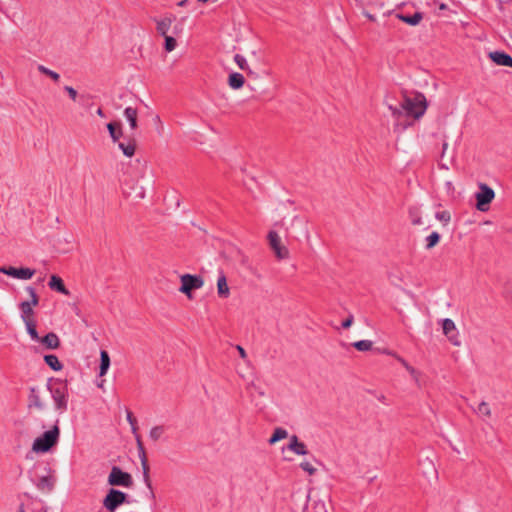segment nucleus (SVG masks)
Here are the masks:
<instances>
[{"label": "nucleus", "mask_w": 512, "mask_h": 512, "mask_svg": "<svg viewBox=\"0 0 512 512\" xmlns=\"http://www.w3.org/2000/svg\"><path fill=\"white\" fill-rule=\"evenodd\" d=\"M27 292L29 293L31 297V301H28V304L32 307L37 306L39 303V298L36 294V291L33 287H27Z\"/></svg>", "instance_id": "42"}, {"label": "nucleus", "mask_w": 512, "mask_h": 512, "mask_svg": "<svg viewBox=\"0 0 512 512\" xmlns=\"http://www.w3.org/2000/svg\"><path fill=\"white\" fill-rule=\"evenodd\" d=\"M440 240V235L438 232H432L429 236L426 237V249L430 250L434 246L438 244Z\"/></svg>", "instance_id": "36"}, {"label": "nucleus", "mask_w": 512, "mask_h": 512, "mask_svg": "<svg viewBox=\"0 0 512 512\" xmlns=\"http://www.w3.org/2000/svg\"><path fill=\"white\" fill-rule=\"evenodd\" d=\"M217 293L220 298H228L230 295V288L227 284V278L223 272H220L217 279Z\"/></svg>", "instance_id": "17"}, {"label": "nucleus", "mask_w": 512, "mask_h": 512, "mask_svg": "<svg viewBox=\"0 0 512 512\" xmlns=\"http://www.w3.org/2000/svg\"><path fill=\"white\" fill-rule=\"evenodd\" d=\"M127 421L130 423L131 426H135L137 424L135 417L130 411L127 412Z\"/></svg>", "instance_id": "48"}, {"label": "nucleus", "mask_w": 512, "mask_h": 512, "mask_svg": "<svg viewBox=\"0 0 512 512\" xmlns=\"http://www.w3.org/2000/svg\"><path fill=\"white\" fill-rule=\"evenodd\" d=\"M435 217L437 220H439L440 222H442L444 224H448L451 220V215H450V212H448V211L436 212Z\"/></svg>", "instance_id": "41"}, {"label": "nucleus", "mask_w": 512, "mask_h": 512, "mask_svg": "<svg viewBox=\"0 0 512 512\" xmlns=\"http://www.w3.org/2000/svg\"><path fill=\"white\" fill-rule=\"evenodd\" d=\"M47 388L53 399L55 410L60 414L64 413L68 408L69 400L67 383L60 379H55L48 383Z\"/></svg>", "instance_id": "2"}, {"label": "nucleus", "mask_w": 512, "mask_h": 512, "mask_svg": "<svg viewBox=\"0 0 512 512\" xmlns=\"http://www.w3.org/2000/svg\"><path fill=\"white\" fill-rule=\"evenodd\" d=\"M370 5L375 9H383L386 6V0H373Z\"/></svg>", "instance_id": "46"}, {"label": "nucleus", "mask_w": 512, "mask_h": 512, "mask_svg": "<svg viewBox=\"0 0 512 512\" xmlns=\"http://www.w3.org/2000/svg\"><path fill=\"white\" fill-rule=\"evenodd\" d=\"M237 350L239 352V355L242 359H246L247 357V354H246V351L244 350V348L240 345L237 346Z\"/></svg>", "instance_id": "49"}, {"label": "nucleus", "mask_w": 512, "mask_h": 512, "mask_svg": "<svg viewBox=\"0 0 512 512\" xmlns=\"http://www.w3.org/2000/svg\"><path fill=\"white\" fill-rule=\"evenodd\" d=\"M363 14L370 20V21H375V17L374 15H372L369 11L367 10H363Z\"/></svg>", "instance_id": "50"}, {"label": "nucleus", "mask_w": 512, "mask_h": 512, "mask_svg": "<svg viewBox=\"0 0 512 512\" xmlns=\"http://www.w3.org/2000/svg\"><path fill=\"white\" fill-rule=\"evenodd\" d=\"M398 18L400 20H402L403 22L411 25V26H416L420 23V21L422 20L423 18V15L422 13L420 12H416L414 13L413 15L411 16H406V15H398Z\"/></svg>", "instance_id": "28"}, {"label": "nucleus", "mask_w": 512, "mask_h": 512, "mask_svg": "<svg viewBox=\"0 0 512 512\" xmlns=\"http://www.w3.org/2000/svg\"><path fill=\"white\" fill-rule=\"evenodd\" d=\"M25 326H26L27 332L30 335V337L33 340H35V341H39L40 337H39V335L37 333V330H36V322H35V320L34 321H30L28 323H25Z\"/></svg>", "instance_id": "39"}, {"label": "nucleus", "mask_w": 512, "mask_h": 512, "mask_svg": "<svg viewBox=\"0 0 512 512\" xmlns=\"http://www.w3.org/2000/svg\"><path fill=\"white\" fill-rule=\"evenodd\" d=\"M55 480L52 476H43L37 483V488L41 491L50 492L54 487Z\"/></svg>", "instance_id": "24"}, {"label": "nucleus", "mask_w": 512, "mask_h": 512, "mask_svg": "<svg viewBox=\"0 0 512 512\" xmlns=\"http://www.w3.org/2000/svg\"><path fill=\"white\" fill-rule=\"evenodd\" d=\"M44 360H45L46 364L54 371H60L63 367L56 355H52V354L46 355L44 357Z\"/></svg>", "instance_id": "30"}, {"label": "nucleus", "mask_w": 512, "mask_h": 512, "mask_svg": "<svg viewBox=\"0 0 512 512\" xmlns=\"http://www.w3.org/2000/svg\"><path fill=\"white\" fill-rule=\"evenodd\" d=\"M389 355H392L391 352H387ZM393 356L405 367V369L410 373V375L418 381V375L419 373L413 368L411 365L408 364V362L402 358L401 356H398L396 354H393Z\"/></svg>", "instance_id": "31"}, {"label": "nucleus", "mask_w": 512, "mask_h": 512, "mask_svg": "<svg viewBox=\"0 0 512 512\" xmlns=\"http://www.w3.org/2000/svg\"><path fill=\"white\" fill-rule=\"evenodd\" d=\"M59 420L48 431L34 439L32 443V451L35 453H47L57 445L60 438Z\"/></svg>", "instance_id": "3"}, {"label": "nucleus", "mask_w": 512, "mask_h": 512, "mask_svg": "<svg viewBox=\"0 0 512 512\" xmlns=\"http://www.w3.org/2000/svg\"><path fill=\"white\" fill-rule=\"evenodd\" d=\"M181 286L179 291L192 299V291L202 288L204 280L201 276L183 274L180 276Z\"/></svg>", "instance_id": "5"}, {"label": "nucleus", "mask_w": 512, "mask_h": 512, "mask_svg": "<svg viewBox=\"0 0 512 512\" xmlns=\"http://www.w3.org/2000/svg\"><path fill=\"white\" fill-rule=\"evenodd\" d=\"M300 467L307 472L309 475H313L316 472V468L308 461H304L300 464Z\"/></svg>", "instance_id": "43"}, {"label": "nucleus", "mask_w": 512, "mask_h": 512, "mask_svg": "<svg viewBox=\"0 0 512 512\" xmlns=\"http://www.w3.org/2000/svg\"><path fill=\"white\" fill-rule=\"evenodd\" d=\"M118 147L127 157H132L135 154L136 144L134 141H129L128 143L120 142Z\"/></svg>", "instance_id": "29"}, {"label": "nucleus", "mask_w": 512, "mask_h": 512, "mask_svg": "<svg viewBox=\"0 0 512 512\" xmlns=\"http://www.w3.org/2000/svg\"><path fill=\"white\" fill-rule=\"evenodd\" d=\"M129 503L128 495L120 490L111 488L103 498L102 505L108 512H115L121 505Z\"/></svg>", "instance_id": "4"}, {"label": "nucleus", "mask_w": 512, "mask_h": 512, "mask_svg": "<svg viewBox=\"0 0 512 512\" xmlns=\"http://www.w3.org/2000/svg\"><path fill=\"white\" fill-rule=\"evenodd\" d=\"M37 69L40 73L50 77L54 82H58L60 80V75L57 72L50 70L44 65H38Z\"/></svg>", "instance_id": "35"}, {"label": "nucleus", "mask_w": 512, "mask_h": 512, "mask_svg": "<svg viewBox=\"0 0 512 512\" xmlns=\"http://www.w3.org/2000/svg\"><path fill=\"white\" fill-rule=\"evenodd\" d=\"M133 434H137V424L135 426H131Z\"/></svg>", "instance_id": "53"}, {"label": "nucleus", "mask_w": 512, "mask_h": 512, "mask_svg": "<svg viewBox=\"0 0 512 512\" xmlns=\"http://www.w3.org/2000/svg\"><path fill=\"white\" fill-rule=\"evenodd\" d=\"M440 9H446V5L445 4H441L440 5Z\"/></svg>", "instance_id": "54"}, {"label": "nucleus", "mask_w": 512, "mask_h": 512, "mask_svg": "<svg viewBox=\"0 0 512 512\" xmlns=\"http://www.w3.org/2000/svg\"><path fill=\"white\" fill-rule=\"evenodd\" d=\"M110 367V357L107 351L101 350L100 352V370L99 376H104Z\"/></svg>", "instance_id": "25"}, {"label": "nucleus", "mask_w": 512, "mask_h": 512, "mask_svg": "<svg viewBox=\"0 0 512 512\" xmlns=\"http://www.w3.org/2000/svg\"><path fill=\"white\" fill-rule=\"evenodd\" d=\"M165 432V428L164 426H155L153 427L150 432H149V437L153 440V441H157L159 440L163 434Z\"/></svg>", "instance_id": "38"}, {"label": "nucleus", "mask_w": 512, "mask_h": 512, "mask_svg": "<svg viewBox=\"0 0 512 512\" xmlns=\"http://www.w3.org/2000/svg\"><path fill=\"white\" fill-rule=\"evenodd\" d=\"M288 448L297 455H306L308 453L306 445L303 442H300L296 435H293L290 438Z\"/></svg>", "instance_id": "19"}, {"label": "nucleus", "mask_w": 512, "mask_h": 512, "mask_svg": "<svg viewBox=\"0 0 512 512\" xmlns=\"http://www.w3.org/2000/svg\"><path fill=\"white\" fill-rule=\"evenodd\" d=\"M490 59L500 66L512 67V57L505 52L494 51L489 53Z\"/></svg>", "instance_id": "15"}, {"label": "nucleus", "mask_w": 512, "mask_h": 512, "mask_svg": "<svg viewBox=\"0 0 512 512\" xmlns=\"http://www.w3.org/2000/svg\"><path fill=\"white\" fill-rule=\"evenodd\" d=\"M352 345L358 351H369L373 346V342L370 340H360L354 342Z\"/></svg>", "instance_id": "37"}, {"label": "nucleus", "mask_w": 512, "mask_h": 512, "mask_svg": "<svg viewBox=\"0 0 512 512\" xmlns=\"http://www.w3.org/2000/svg\"><path fill=\"white\" fill-rule=\"evenodd\" d=\"M448 149V143L447 142H444L443 145H442V153H441V162H440V166L441 168L443 169H449L448 165L446 163L443 162L444 160V157H445V154H446V151Z\"/></svg>", "instance_id": "44"}, {"label": "nucleus", "mask_w": 512, "mask_h": 512, "mask_svg": "<svg viewBox=\"0 0 512 512\" xmlns=\"http://www.w3.org/2000/svg\"><path fill=\"white\" fill-rule=\"evenodd\" d=\"M268 243L270 248L275 254V257L279 260L289 258V250L281 242V238L276 231H269L267 235Z\"/></svg>", "instance_id": "7"}, {"label": "nucleus", "mask_w": 512, "mask_h": 512, "mask_svg": "<svg viewBox=\"0 0 512 512\" xmlns=\"http://www.w3.org/2000/svg\"><path fill=\"white\" fill-rule=\"evenodd\" d=\"M64 90L68 93L72 101H76L78 93L72 86H65Z\"/></svg>", "instance_id": "45"}, {"label": "nucleus", "mask_w": 512, "mask_h": 512, "mask_svg": "<svg viewBox=\"0 0 512 512\" xmlns=\"http://www.w3.org/2000/svg\"><path fill=\"white\" fill-rule=\"evenodd\" d=\"M288 436V432L283 428H276L269 439V444L273 445L276 442L285 439Z\"/></svg>", "instance_id": "32"}, {"label": "nucleus", "mask_w": 512, "mask_h": 512, "mask_svg": "<svg viewBox=\"0 0 512 512\" xmlns=\"http://www.w3.org/2000/svg\"><path fill=\"white\" fill-rule=\"evenodd\" d=\"M353 319H354L353 316L350 315L347 319H345L342 322V327L345 328V329L349 328L352 325V323H353Z\"/></svg>", "instance_id": "47"}, {"label": "nucleus", "mask_w": 512, "mask_h": 512, "mask_svg": "<svg viewBox=\"0 0 512 512\" xmlns=\"http://www.w3.org/2000/svg\"><path fill=\"white\" fill-rule=\"evenodd\" d=\"M187 3H188V0H181L180 2L177 3V5L179 7H184L187 5Z\"/></svg>", "instance_id": "51"}, {"label": "nucleus", "mask_w": 512, "mask_h": 512, "mask_svg": "<svg viewBox=\"0 0 512 512\" xmlns=\"http://www.w3.org/2000/svg\"><path fill=\"white\" fill-rule=\"evenodd\" d=\"M27 407L29 409L44 410L46 403L41 395L38 387H30L27 399Z\"/></svg>", "instance_id": "9"}, {"label": "nucleus", "mask_w": 512, "mask_h": 512, "mask_svg": "<svg viewBox=\"0 0 512 512\" xmlns=\"http://www.w3.org/2000/svg\"><path fill=\"white\" fill-rule=\"evenodd\" d=\"M388 108L391 111L392 116L397 121L394 126V130L397 132H402L407 127L412 125V122H400V118L403 116V114L411 116L414 119H419L424 115L427 109V102L425 96L421 93H415L414 95L404 94L400 107L389 105Z\"/></svg>", "instance_id": "1"}, {"label": "nucleus", "mask_w": 512, "mask_h": 512, "mask_svg": "<svg viewBox=\"0 0 512 512\" xmlns=\"http://www.w3.org/2000/svg\"><path fill=\"white\" fill-rule=\"evenodd\" d=\"M442 329L443 333L448 337L449 341L453 345L459 346L461 344L458 336V331L453 320L449 318L444 319L442 322Z\"/></svg>", "instance_id": "11"}, {"label": "nucleus", "mask_w": 512, "mask_h": 512, "mask_svg": "<svg viewBox=\"0 0 512 512\" xmlns=\"http://www.w3.org/2000/svg\"><path fill=\"white\" fill-rule=\"evenodd\" d=\"M164 39H165V44H164V48L167 52H172L176 46H177V41L174 37L172 36H169V35H166V36H163Z\"/></svg>", "instance_id": "40"}, {"label": "nucleus", "mask_w": 512, "mask_h": 512, "mask_svg": "<svg viewBox=\"0 0 512 512\" xmlns=\"http://www.w3.org/2000/svg\"><path fill=\"white\" fill-rule=\"evenodd\" d=\"M175 17L172 15L165 16L161 19H155L156 22V31L161 36L168 35V32L172 26V23L174 21Z\"/></svg>", "instance_id": "14"}, {"label": "nucleus", "mask_w": 512, "mask_h": 512, "mask_svg": "<svg viewBox=\"0 0 512 512\" xmlns=\"http://www.w3.org/2000/svg\"><path fill=\"white\" fill-rule=\"evenodd\" d=\"M124 116L127 119V121L129 122L130 128L132 130L137 129V127H138V123H137L138 112H137V110L133 107H126L124 110Z\"/></svg>", "instance_id": "23"}, {"label": "nucleus", "mask_w": 512, "mask_h": 512, "mask_svg": "<svg viewBox=\"0 0 512 512\" xmlns=\"http://www.w3.org/2000/svg\"><path fill=\"white\" fill-rule=\"evenodd\" d=\"M18 512H47V507L40 500L28 497L27 503H21Z\"/></svg>", "instance_id": "12"}, {"label": "nucleus", "mask_w": 512, "mask_h": 512, "mask_svg": "<svg viewBox=\"0 0 512 512\" xmlns=\"http://www.w3.org/2000/svg\"><path fill=\"white\" fill-rule=\"evenodd\" d=\"M409 217L413 225L422 224L421 211L418 207H411L409 209Z\"/></svg>", "instance_id": "34"}, {"label": "nucleus", "mask_w": 512, "mask_h": 512, "mask_svg": "<svg viewBox=\"0 0 512 512\" xmlns=\"http://www.w3.org/2000/svg\"><path fill=\"white\" fill-rule=\"evenodd\" d=\"M107 129L113 142H117L119 138L122 136V129L120 123L110 122L107 124Z\"/></svg>", "instance_id": "26"}, {"label": "nucleus", "mask_w": 512, "mask_h": 512, "mask_svg": "<svg viewBox=\"0 0 512 512\" xmlns=\"http://www.w3.org/2000/svg\"><path fill=\"white\" fill-rule=\"evenodd\" d=\"M480 189V192L476 194V206L478 210L485 211L487 209L488 204L494 199L495 193L486 184H482L480 186Z\"/></svg>", "instance_id": "8"}, {"label": "nucleus", "mask_w": 512, "mask_h": 512, "mask_svg": "<svg viewBox=\"0 0 512 512\" xmlns=\"http://www.w3.org/2000/svg\"><path fill=\"white\" fill-rule=\"evenodd\" d=\"M135 438H136V442H137V448H138V451H139V456H140V459H141V464H142V467H143L144 477H145L146 480H148L149 479V475H148L149 466L147 464V457H146L145 449H144V446H143V443H142L140 435L136 434Z\"/></svg>", "instance_id": "16"}, {"label": "nucleus", "mask_w": 512, "mask_h": 512, "mask_svg": "<svg viewBox=\"0 0 512 512\" xmlns=\"http://www.w3.org/2000/svg\"><path fill=\"white\" fill-rule=\"evenodd\" d=\"M48 286L50 289L55 290L64 295H69L70 293L69 290L64 285L63 280L57 275H52L50 277Z\"/></svg>", "instance_id": "18"}, {"label": "nucleus", "mask_w": 512, "mask_h": 512, "mask_svg": "<svg viewBox=\"0 0 512 512\" xmlns=\"http://www.w3.org/2000/svg\"><path fill=\"white\" fill-rule=\"evenodd\" d=\"M244 83H245L244 76L240 73L233 72L228 77V85L232 89H235V90L240 89L243 87Z\"/></svg>", "instance_id": "22"}, {"label": "nucleus", "mask_w": 512, "mask_h": 512, "mask_svg": "<svg viewBox=\"0 0 512 512\" xmlns=\"http://www.w3.org/2000/svg\"><path fill=\"white\" fill-rule=\"evenodd\" d=\"M304 512H327V509L323 500L309 495Z\"/></svg>", "instance_id": "13"}, {"label": "nucleus", "mask_w": 512, "mask_h": 512, "mask_svg": "<svg viewBox=\"0 0 512 512\" xmlns=\"http://www.w3.org/2000/svg\"><path fill=\"white\" fill-rule=\"evenodd\" d=\"M97 115L100 116V117H105V114L103 112V110L101 108H98L97 111H96Z\"/></svg>", "instance_id": "52"}, {"label": "nucleus", "mask_w": 512, "mask_h": 512, "mask_svg": "<svg viewBox=\"0 0 512 512\" xmlns=\"http://www.w3.org/2000/svg\"><path fill=\"white\" fill-rule=\"evenodd\" d=\"M0 273H3L5 275L18 278V279H30L35 274V271L30 268H15V267H1Z\"/></svg>", "instance_id": "10"}, {"label": "nucleus", "mask_w": 512, "mask_h": 512, "mask_svg": "<svg viewBox=\"0 0 512 512\" xmlns=\"http://www.w3.org/2000/svg\"><path fill=\"white\" fill-rule=\"evenodd\" d=\"M108 484L111 486H122L129 488L133 485L132 476L122 471L119 467L113 466L108 476Z\"/></svg>", "instance_id": "6"}, {"label": "nucleus", "mask_w": 512, "mask_h": 512, "mask_svg": "<svg viewBox=\"0 0 512 512\" xmlns=\"http://www.w3.org/2000/svg\"><path fill=\"white\" fill-rule=\"evenodd\" d=\"M208 0H198V2H201V3H205L207 2Z\"/></svg>", "instance_id": "55"}, {"label": "nucleus", "mask_w": 512, "mask_h": 512, "mask_svg": "<svg viewBox=\"0 0 512 512\" xmlns=\"http://www.w3.org/2000/svg\"><path fill=\"white\" fill-rule=\"evenodd\" d=\"M19 308L21 310V318L24 323L34 321L33 307L28 304V301L21 302Z\"/></svg>", "instance_id": "21"}, {"label": "nucleus", "mask_w": 512, "mask_h": 512, "mask_svg": "<svg viewBox=\"0 0 512 512\" xmlns=\"http://www.w3.org/2000/svg\"><path fill=\"white\" fill-rule=\"evenodd\" d=\"M39 342H41L47 349H56L60 345L58 336L53 332L48 333L43 338H40Z\"/></svg>", "instance_id": "20"}, {"label": "nucleus", "mask_w": 512, "mask_h": 512, "mask_svg": "<svg viewBox=\"0 0 512 512\" xmlns=\"http://www.w3.org/2000/svg\"><path fill=\"white\" fill-rule=\"evenodd\" d=\"M234 61L241 70L246 71L248 74L253 73L244 56H242L240 54H236L234 56Z\"/></svg>", "instance_id": "33"}, {"label": "nucleus", "mask_w": 512, "mask_h": 512, "mask_svg": "<svg viewBox=\"0 0 512 512\" xmlns=\"http://www.w3.org/2000/svg\"><path fill=\"white\" fill-rule=\"evenodd\" d=\"M476 414L481 417L483 420H486L491 417L492 412L489 404L485 401H482L478 404L475 409Z\"/></svg>", "instance_id": "27"}]
</instances>
